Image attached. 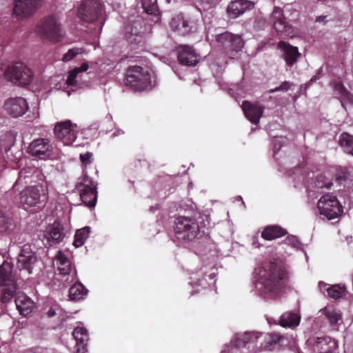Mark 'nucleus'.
I'll list each match as a JSON object with an SVG mask.
<instances>
[{"instance_id": "47", "label": "nucleus", "mask_w": 353, "mask_h": 353, "mask_svg": "<svg viewBox=\"0 0 353 353\" xmlns=\"http://www.w3.org/2000/svg\"><path fill=\"white\" fill-rule=\"evenodd\" d=\"M89 66H88V63H83L81 65L80 67H77V68H74L77 71L80 73V72H85L88 70Z\"/></svg>"}, {"instance_id": "38", "label": "nucleus", "mask_w": 353, "mask_h": 353, "mask_svg": "<svg viewBox=\"0 0 353 353\" xmlns=\"http://www.w3.org/2000/svg\"><path fill=\"white\" fill-rule=\"evenodd\" d=\"M142 5L148 14H154L158 10L157 0H143Z\"/></svg>"}, {"instance_id": "53", "label": "nucleus", "mask_w": 353, "mask_h": 353, "mask_svg": "<svg viewBox=\"0 0 353 353\" xmlns=\"http://www.w3.org/2000/svg\"><path fill=\"white\" fill-rule=\"evenodd\" d=\"M21 178H22V173L21 172L20 174H19L18 181L21 180Z\"/></svg>"}, {"instance_id": "1", "label": "nucleus", "mask_w": 353, "mask_h": 353, "mask_svg": "<svg viewBox=\"0 0 353 353\" xmlns=\"http://www.w3.org/2000/svg\"><path fill=\"white\" fill-rule=\"evenodd\" d=\"M259 275L261 292L270 299L280 297L285 292L290 281L285 266L277 260L264 264Z\"/></svg>"}, {"instance_id": "31", "label": "nucleus", "mask_w": 353, "mask_h": 353, "mask_svg": "<svg viewBox=\"0 0 353 353\" xmlns=\"http://www.w3.org/2000/svg\"><path fill=\"white\" fill-rule=\"evenodd\" d=\"M259 340V334L254 332H245L242 334L236 335L234 341V346L241 347L245 346L248 343L257 342Z\"/></svg>"}, {"instance_id": "51", "label": "nucleus", "mask_w": 353, "mask_h": 353, "mask_svg": "<svg viewBox=\"0 0 353 353\" xmlns=\"http://www.w3.org/2000/svg\"><path fill=\"white\" fill-rule=\"evenodd\" d=\"M9 150H10V147H8V146H5V147L3 148V150H4V152H5L6 153H7V152L9 151Z\"/></svg>"}, {"instance_id": "5", "label": "nucleus", "mask_w": 353, "mask_h": 353, "mask_svg": "<svg viewBox=\"0 0 353 353\" xmlns=\"http://www.w3.org/2000/svg\"><path fill=\"white\" fill-rule=\"evenodd\" d=\"M76 188L79 191L81 200L88 208H94L97 201V183L88 174L79 179Z\"/></svg>"}, {"instance_id": "27", "label": "nucleus", "mask_w": 353, "mask_h": 353, "mask_svg": "<svg viewBox=\"0 0 353 353\" xmlns=\"http://www.w3.org/2000/svg\"><path fill=\"white\" fill-rule=\"evenodd\" d=\"M54 261L60 274L68 275L71 272L72 263L70 259L61 251L57 252Z\"/></svg>"}, {"instance_id": "15", "label": "nucleus", "mask_w": 353, "mask_h": 353, "mask_svg": "<svg viewBox=\"0 0 353 353\" xmlns=\"http://www.w3.org/2000/svg\"><path fill=\"white\" fill-rule=\"evenodd\" d=\"M4 108L6 112L13 117H21L28 110V103L23 97L8 99L4 104Z\"/></svg>"}, {"instance_id": "35", "label": "nucleus", "mask_w": 353, "mask_h": 353, "mask_svg": "<svg viewBox=\"0 0 353 353\" xmlns=\"http://www.w3.org/2000/svg\"><path fill=\"white\" fill-rule=\"evenodd\" d=\"M325 315L331 325H337L339 321L342 318L341 312L334 309L325 308Z\"/></svg>"}, {"instance_id": "11", "label": "nucleus", "mask_w": 353, "mask_h": 353, "mask_svg": "<svg viewBox=\"0 0 353 353\" xmlns=\"http://www.w3.org/2000/svg\"><path fill=\"white\" fill-rule=\"evenodd\" d=\"M270 21L278 34L292 37L294 34L293 27L287 21L283 15V10L276 7L270 17Z\"/></svg>"}, {"instance_id": "45", "label": "nucleus", "mask_w": 353, "mask_h": 353, "mask_svg": "<svg viewBox=\"0 0 353 353\" xmlns=\"http://www.w3.org/2000/svg\"><path fill=\"white\" fill-rule=\"evenodd\" d=\"M12 275L10 272H5L3 269H0V282L7 285V282L11 281Z\"/></svg>"}, {"instance_id": "2", "label": "nucleus", "mask_w": 353, "mask_h": 353, "mask_svg": "<svg viewBox=\"0 0 353 353\" xmlns=\"http://www.w3.org/2000/svg\"><path fill=\"white\" fill-rule=\"evenodd\" d=\"M210 222L207 216H179L174 220V233L179 241L190 243L208 234Z\"/></svg>"}, {"instance_id": "50", "label": "nucleus", "mask_w": 353, "mask_h": 353, "mask_svg": "<svg viewBox=\"0 0 353 353\" xmlns=\"http://www.w3.org/2000/svg\"><path fill=\"white\" fill-rule=\"evenodd\" d=\"M47 314L49 317H52L56 314L55 310L52 308H50Z\"/></svg>"}, {"instance_id": "41", "label": "nucleus", "mask_w": 353, "mask_h": 353, "mask_svg": "<svg viewBox=\"0 0 353 353\" xmlns=\"http://www.w3.org/2000/svg\"><path fill=\"white\" fill-rule=\"evenodd\" d=\"M79 72L77 71L75 68L70 70L68 73V78L66 80V83L69 86H74L77 84V81L76 79Z\"/></svg>"}, {"instance_id": "40", "label": "nucleus", "mask_w": 353, "mask_h": 353, "mask_svg": "<svg viewBox=\"0 0 353 353\" xmlns=\"http://www.w3.org/2000/svg\"><path fill=\"white\" fill-rule=\"evenodd\" d=\"M333 183L331 181H325V176L323 174H320L317 176L315 185L318 188H326L330 189Z\"/></svg>"}, {"instance_id": "4", "label": "nucleus", "mask_w": 353, "mask_h": 353, "mask_svg": "<svg viewBox=\"0 0 353 353\" xmlns=\"http://www.w3.org/2000/svg\"><path fill=\"white\" fill-rule=\"evenodd\" d=\"M124 83L135 92H142L151 88V74L141 66H130L125 71Z\"/></svg>"}, {"instance_id": "30", "label": "nucleus", "mask_w": 353, "mask_h": 353, "mask_svg": "<svg viewBox=\"0 0 353 353\" xmlns=\"http://www.w3.org/2000/svg\"><path fill=\"white\" fill-rule=\"evenodd\" d=\"M65 234L63 228L60 223L54 222L48 230V239L54 243H58L63 239Z\"/></svg>"}, {"instance_id": "32", "label": "nucleus", "mask_w": 353, "mask_h": 353, "mask_svg": "<svg viewBox=\"0 0 353 353\" xmlns=\"http://www.w3.org/2000/svg\"><path fill=\"white\" fill-rule=\"evenodd\" d=\"M88 290L81 283H75L69 289V297L73 301H79L83 299L87 294Z\"/></svg>"}, {"instance_id": "34", "label": "nucleus", "mask_w": 353, "mask_h": 353, "mask_svg": "<svg viewBox=\"0 0 353 353\" xmlns=\"http://www.w3.org/2000/svg\"><path fill=\"white\" fill-rule=\"evenodd\" d=\"M89 227H84L76 231L73 245L76 248L82 246L85 241L88 238L90 232Z\"/></svg>"}, {"instance_id": "28", "label": "nucleus", "mask_w": 353, "mask_h": 353, "mask_svg": "<svg viewBox=\"0 0 353 353\" xmlns=\"http://www.w3.org/2000/svg\"><path fill=\"white\" fill-rule=\"evenodd\" d=\"M334 91L339 94L341 105L345 108L346 103L353 105V94L349 92L341 81L334 82Z\"/></svg>"}, {"instance_id": "7", "label": "nucleus", "mask_w": 353, "mask_h": 353, "mask_svg": "<svg viewBox=\"0 0 353 353\" xmlns=\"http://www.w3.org/2000/svg\"><path fill=\"white\" fill-rule=\"evenodd\" d=\"M317 207L321 214L328 220L339 217L343 212V208L337 198L331 194L323 195L318 201Z\"/></svg>"}, {"instance_id": "36", "label": "nucleus", "mask_w": 353, "mask_h": 353, "mask_svg": "<svg viewBox=\"0 0 353 353\" xmlns=\"http://www.w3.org/2000/svg\"><path fill=\"white\" fill-rule=\"evenodd\" d=\"M327 291L328 296L334 299H338L341 298L344 294L345 288L335 285L327 288Z\"/></svg>"}, {"instance_id": "33", "label": "nucleus", "mask_w": 353, "mask_h": 353, "mask_svg": "<svg viewBox=\"0 0 353 353\" xmlns=\"http://www.w3.org/2000/svg\"><path fill=\"white\" fill-rule=\"evenodd\" d=\"M339 145L346 152L353 156V135L343 132L339 137Z\"/></svg>"}, {"instance_id": "6", "label": "nucleus", "mask_w": 353, "mask_h": 353, "mask_svg": "<svg viewBox=\"0 0 353 353\" xmlns=\"http://www.w3.org/2000/svg\"><path fill=\"white\" fill-rule=\"evenodd\" d=\"M6 79L14 84L25 86L31 83L33 73L21 62L10 65L4 72Z\"/></svg>"}, {"instance_id": "13", "label": "nucleus", "mask_w": 353, "mask_h": 353, "mask_svg": "<svg viewBox=\"0 0 353 353\" xmlns=\"http://www.w3.org/2000/svg\"><path fill=\"white\" fill-rule=\"evenodd\" d=\"M53 147L48 139L39 138L31 142L28 147L29 153L40 159H49L52 155Z\"/></svg>"}, {"instance_id": "16", "label": "nucleus", "mask_w": 353, "mask_h": 353, "mask_svg": "<svg viewBox=\"0 0 353 353\" xmlns=\"http://www.w3.org/2000/svg\"><path fill=\"white\" fill-rule=\"evenodd\" d=\"M37 258L34 253L32 251L30 245H25L20 254L18 256V268L22 270H26L28 274L32 273L33 265L36 262Z\"/></svg>"}, {"instance_id": "8", "label": "nucleus", "mask_w": 353, "mask_h": 353, "mask_svg": "<svg viewBox=\"0 0 353 353\" xmlns=\"http://www.w3.org/2000/svg\"><path fill=\"white\" fill-rule=\"evenodd\" d=\"M102 5L98 0H85L77 10V17L83 22L93 23L101 16Z\"/></svg>"}, {"instance_id": "17", "label": "nucleus", "mask_w": 353, "mask_h": 353, "mask_svg": "<svg viewBox=\"0 0 353 353\" xmlns=\"http://www.w3.org/2000/svg\"><path fill=\"white\" fill-rule=\"evenodd\" d=\"M40 0H15L13 13L19 17H27L32 14Z\"/></svg>"}, {"instance_id": "25", "label": "nucleus", "mask_w": 353, "mask_h": 353, "mask_svg": "<svg viewBox=\"0 0 353 353\" xmlns=\"http://www.w3.org/2000/svg\"><path fill=\"white\" fill-rule=\"evenodd\" d=\"M287 230L279 225H270L264 228L261 237L267 241H272L287 234Z\"/></svg>"}, {"instance_id": "49", "label": "nucleus", "mask_w": 353, "mask_h": 353, "mask_svg": "<svg viewBox=\"0 0 353 353\" xmlns=\"http://www.w3.org/2000/svg\"><path fill=\"white\" fill-rule=\"evenodd\" d=\"M207 283L206 279L203 276L202 279H198L197 283H195L196 285H202Z\"/></svg>"}, {"instance_id": "14", "label": "nucleus", "mask_w": 353, "mask_h": 353, "mask_svg": "<svg viewBox=\"0 0 353 353\" xmlns=\"http://www.w3.org/2000/svg\"><path fill=\"white\" fill-rule=\"evenodd\" d=\"M216 40L228 52H239L244 45V41L240 35L228 32L218 34Z\"/></svg>"}, {"instance_id": "48", "label": "nucleus", "mask_w": 353, "mask_h": 353, "mask_svg": "<svg viewBox=\"0 0 353 353\" xmlns=\"http://www.w3.org/2000/svg\"><path fill=\"white\" fill-rule=\"evenodd\" d=\"M325 18H326V16H325V15L319 16L316 19V22L325 23Z\"/></svg>"}, {"instance_id": "44", "label": "nucleus", "mask_w": 353, "mask_h": 353, "mask_svg": "<svg viewBox=\"0 0 353 353\" xmlns=\"http://www.w3.org/2000/svg\"><path fill=\"white\" fill-rule=\"evenodd\" d=\"M14 295V291L5 288L3 291L1 300L3 303H8L10 301V300L13 297Z\"/></svg>"}, {"instance_id": "24", "label": "nucleus", "mask_w": 353, "mask_h": 353, "mask_svg": "<svg viewBox=\"0 0 353 353\" xmlns=\"http://www.w3.org/2000/svg\"><path fill=\"white\" fill-rule=\"evenodd\" d=\"M283 338L282 335L275 332L259 334V340H261V347L265 350L272 351L274 350Z\"/></svg>"}, {"instance_id": "10", "label": "nucleus", "mask_w": 353, "mask_h": 353, "mask_svg": "<svg viewBox=\"0 0 353 353\" xmlns=\"http://www.w3.org/2000/svg\"><path fill=\"white\" fill-rule=\"evenodd\" d=\"M77 125L70 120L57 123L54 133L55 137L65 145H70L77 139Z\"/></svg>"}, {"instance_id": "18", "label": "nucleus", "mask_w": 353, "mask_h": 353, "mask_svg": "<svg viewBox=\"0 0 353 353\" xmlns=\"http://www.w3.org/2000/svg\"><path fill=\"white\" fill-rule=\"evenodd\" d=\"M176 50L178 61L181 64L192 66L198 63V56L192 46H179Z\"/></svg>"}, {"instance_id": "23", "label": "nucleus", "mask_w": 353, "mask_h": 353, "mask_svg": "<svg viewBox=\"0 0 353 353\" xmlns=\"http://www.w3.org/2000/svg\"><path fill=\"white\" fill-rule=\"evenodd\" d=\"M72 336L76 341V353H85L88 341V330L83 327H77L73 330Z\"/></svg>"}, {"instance_id": "19", "label": "nucleus", "mask_w": 353, "mask_h": 353, "mask_svg": "<svg viewBox=\"0 0 353 353\" xmlns=\"http://www.w3.org/2000/svg\"><path fill=\"white\" fill-rule=\"evenodd\" d=\"M242 109L246 118L253 124H258L261 117L263 116L264 107L258 103H252L244 101L242 103Z\"/></svg>"}, {"instance_id": "39", "label": "nucleus", "mask_w": 353, "mask_h": 353, "mask_svg": "<svg viewBox=\"0 0 353 353\" xmlns=\"http://www.w3.org/2000/svg\"><path fill=\"white\" fill-rule=\"evenodd\" d=\"M83 52V48H73L70 50L63 56L62 61L64 62H68L74 59L77 55L82 54Z\"/></svg>"}, {"instance_id": "43", "label": "nucleus", "mask_w": 353, "mask_h": 353, "mask_svg": "<svg viewBox=\"0 0 353 353\" xmlns=\"http://www.w3.org/2000/svg\"><path fill=\"white\" fill-rule=\"evenodd\" d=\"M92 157H93V154L90 152H87L84 154H80V160H81V163L84 166L90 165L92 162Z\"/></svg>"}, {"instance_id": "26", "label": "nucleus", "mask_w": 353, "mask_h": 353, "mask_svg": "<svg viewBox=\"0 0 353 353\" xmlns=\"http://www.w3.org/2000/svg\"><path fill=\"white\" fill-rule=\"evenodd\" d=\"M15 304L17 310L23 316L30 314L34 307V302L26 294H18L15 299Z\"/></svg>"}, {"instance_id": "21", "label": "nucleus", "mask_w": 353, "mask_h": 353, "mask_svg": "<svg viewBox=\"0 0 353 353\" xmlns=\"http://www.w3.org/2000/svg\"><path fill=\"white\" fill-rule=\"evenodd\" d=\"M278 48L283 51L282 57L288 66H292L301 56L297 47L293 46L285 41H279Z\"/></svg>"}, {"instance_id": "46", "label": "nucleus", "mask_w": 353, "mask_h": 353, "mask_svg": "<svg viewBox=\"0 0 353 353\" xmlns=\"http://www.w3.org/2000/svg\"><path fill=\"white\" fill-rule=\"evenodd\" d=\"M285 243L287 245H291L292 247H298L300 244V242L296 236H288L285 239Z\"/></svg>"}, {"instance_id": "37", "label": "nucleus", "mask_w": 353, "mask_h": 353, "mask_svg": "<svg viewBox=\"0 0 353 353\" xmlns=\"http://www.w3.org/2000/svg\"><path fill=\"white\" fill-rule=\"evenodd\" d=\"M12 226V220L0 210V232H8Z\"/></svg>"}, {"instance_id": "3", "label": "nucleus", "mask_w": 353, "mask_h": 353, "mask_svg": "<svg viewBox=\"0 0 353 353\" xmlns=\"http://www.w3.org/2000/svg\"><path fill=\"white\" fill-rule=\"evenodd\" d=\"M35 32L41 39L53 43L60 42L64 37L61 23L54 14L41 19L35 26Z\"/></svg>"}, {"instance_id": "52", "label": "nucleus", "mask_w": 353, "mask_h": 353, "mask_svg": "<svg viewBox=\"0 0 353 353\" xmlns=\"http://www.w3.org/2000/svg\"><path fill=\"white\" fill-rule=\"evenodd\" d=\"M316 79V76H313V77H312V79H310V81H311V82H313V81H314Z\"/></svg>"}, {"instance_id": "9", "label": "nucleus", "mask_w": 353, "mask_h": 353, "mask_svg": "<svg viewBox=\"0 0 353 353\" xmlns=\"http://www.w3.org/2000/svg\"><path fill=\"white\" fill-rule=\"evenodd\" d=\"M46 199L45 190L41 185L28 186L20 192V203L23 207L35 206Z\"/></svg>"}, {"instance_id": "42", "label": "nucleus", "mask_w": 353, "mask_h": 353, "mask_svg": "<svg viewBox=\"0 0 353 353\" xmlns=\"http://www.w3.org/2000/svg\"><path fill=\"white\" fill-rule=\"evenodd\" d=\"M292 83L290 81H285L281 83V85L275 88L270 89L269 93H274L279 91L287 92L290 89Z\"/></svg>"}, {"instance_id": "29", "label": "nucleus", "mask_w": 353, "mask_h": 353, "mask_svg": "<svg viewBox=\"0 0 353 353\" xmlns=\"http://www.w3.org/2000/svg\"><path fill=\"white\" fill-rule=\"evenodd\" d=\"M301 318L294 312L283 313L279 319V324L283 327L294 328L299 325Z\"/></svg>"}, {"instance_id": "20", "label": "nucleus", "mask_w": 353, "mask_h": 353, "mask_svg": "<svg viewBox=\"0 0 353 353\" xmlns=\"http://www.w3.org/2000/svg\"><path fill=\"white\" fill-rule=\"evenodd\" d=\"M170 27L173 31L182 36H185L192 32L193 29H196L195 23L193 21L185 19L181 15H177L172 19Z\"/></svg>"}, {"instance_id": "22", "label": "nucleus", "mask_w": 353, "mask_h": 353, "mask_svg": "<svg viewBox=\"0 0 353 353\" xmlns=\"http://www.w3.org/2000/svg\"><path fill=\"white\" fill-rule=\"evenodd\" d=\"M254 4L251 1L245 0H236L232 1L227 9L230 17L235 19L243 14L246 10L253 8Z\"/></svg>"}, {"instance_id": "12", "label": "nucleus", "mask_w": 353, "mask_h": 353, "mask_svg": "<svg viewBox=\"0 0 353 353\" xmlns=\"http://www.w3.org/2000/svg\"><path fill=\"white\" fill-rule=\"evenodd\" d=\"M307 343L316 353H334L338 347L336 341L327 336L310 337Z\"/></svg>"}]
</instances>
